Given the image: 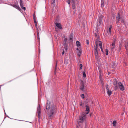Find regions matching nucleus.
I'll return each instance as SVG.
<instances>
[{"label": "nucleus", "instance_id": "f257e3e1", "mask_svg": "<svg viewBox=\"0 0 128 128\" xmlns=\"http://www.w3.org/2000/svg\"><path fill=\"white\" fill-rule=\"evenodd\" d=\"M46 106V110L45 112L48 117L49 119H52L56 112V107L53 103H52L48 100L47 101Z\"/></svg>", "mask_w": 128, "mask_h": 128}, {"label": "nucleus", "instance_id": "f03ea898", "mask_svg": "<svg viewBox=\"0 0 128 128\" xmlns=\"http://www.w3.org/2000/svg\"><path fill=\"white\" fill-rule=\"evenodd\" d=\"M116 19V23L118 27L120 26L118 24L121 23H123L124 24H125L124 18L122 14L119 12L118 13Z\"/></svg>", "mask_w": 128, "mask_h": 128}, {"label": "nucleus", "instance_id": "7ed1b4c3", "mask_svg": "<svg viewBox=\"0 0 128 128\" xmlns=\"http://www.w3.org/2000/svg\"><path fill=\"white\" fill-rule=\"evenodd\" d=\"M86 111H87L86 113H83L80 116L78 120V122L80 123H82L84 120L86 118V115L89 112L90 109L89 106L87 105L86 106Z\"/></svg>", "mask_w": 128, "mask_h": 128}, {"label": "nucleus", "instance_id": "20e7f679", "mask_svg": "<svg viewBox=\"0 0 128 128\" xmlns=\"http://www.w3.org/2000/svg\"><path fill=\"white\" fill-rule=\"evenodd\" d=\"M99 18L98 19V26H100L102 24V21L103 20V16L102 14H100L99 15Z\"/></svg>", "mask_w": 128, "mask_h": 128}, {"label": "nucleus", "instance_id": "39448f33", "mask_svg": "<svg viewBox=\"0 0 128 128\" xmlns=\"http://www.w3.org/2000/svg\"><path fill=\"white\" fill-rule=\"evenodd\" d=\"M99 50L98 48H95L94 49V52L95 56V58L98 59L99 57L98 52Z\"/></svg>", "mask_w": 128, "mask_h": 128}, {"label": "nucleus", "instance_id": "423d86ee", "mask_svg": "<svg viewBox=\"0 0 128 128\" xmlns=\"http://www.w3.org/2000/svg\"><path fill=\"white\" fill-rule=\"evenodd\" d=\"M81 85L80 87V89L82 91H85L86 89V87L84 85V82L82 81H81Z\"/></svg>", "mask_w": 128, "mask_h": 128}, {"label": "nucleus", "instance_id": "0eeeda50", "mask_svg": "<svg viewBox=\"0 0 128 128\" xmlns=\"http://www.w3.org/2000/svg\"><path fill=\"white\" fill-rule=\"evenodd\" d=\"M11 6L14 7L20 11H21L22 10L18 6V3L12 4Z\"/></svg>", "mask_w": 128, "mask_h": 128}, {"label": "nucleus", "instance_id": "6e6552de", "mask_svg": "<svg viewBox=\"0 0 128 128\" xmlns=\"http://www.w3.org/2000/svg\"><path fill=\"white\" fill-rule=\"evenodd\" d=\"M118 85L120 90L123 91L124 90V87L123 86L121 82H120L118 83Z\"/></svg>", "mask_w": 128, "mask_h": 128}, {"label": "nucleus", "instance_id": "1a4fd4ad", "mask_svg": "<svg viewBox=\"0 0 128 128\" xmlns=\"http://www.w3.org/2000/svg\"><path fill=\"white\" fill-rule=\"evenodd\" d=\"M73 34L72 33H71L69 36V42L71 44L73 42Z\"/></svg>", "mask_w": 128, "mask_h": 128}, {"label": "nucleus", "instance_id": "9d476101", "mask_svg": "<svg viewBox=\"0 0 128 128\" xmlns=\"http://www.w3.org/2000/svg\"><path fill=\"white\" fill-rule=\"evenodd\" d=\"M114 84L115 90H116L118 88V84L117 83V82L116 81L114 82Z\"/></svg>", "mask_w": 128, "mask_h": 128}, {"label": "nucleus", "instance_id": "9b49d317", "mask_svg": "<svg viewBox=\"0 0 128 128\" xmlns=\"http://www.w3.org/2000/svg\"><path fill=\"white\" fill-rule=\"evenodd\" d=\"M111 64L112 65L110 66L111 69L112 70H114L116 67L115 63L112 62Z\"/></svg>", "mask_w": 128, "mask_h": 128}, {"label": "nucleus", "instance_id": "f8f14e48", "mask_svg": "<svg viewBox=\"0 0 128 128\" xmlns=\"http://www.w3.org/2000/svg\"><path fill=\"white\" fill-rule=\"evenodd\" d=\"M55 24L56 26L59 29H62V27L61 26V25L60 23H57V22H56Z\"/></svg>", "mask_w": 128, "mask_h": 128}, {"label": "nucleus", "instance_id": "ddd939ff", "mask_svg": "<svg viewBox=\"0 0 128 128\" xmlns=\"http://www.w3.org/2000/svg\"><path fill=\"white\" fill-rule=\"evenodd\" d=\"M75 1H74L72 0V6L73 10L75 9L76 7V5L75 4Z\"/></svg>", "mask_w": 128, "mask_h": 128}, {"label": "nucleus", "instance_id": "4468645a", "mask_svg": "<svg viewBox=\"0 0 128 128\" xmlns=\"http://www.w3.org/2000/svg\"><path fill=\"white\" fill-rule=\"evenodd\" d=\"M107 92L108 96H110L112 94V92L110 90L108 89L106 90Z\"/></svg>", "mask_w": 128, "mask_h": 128}, {"label": "nucleus", "instance_id": "2eb2a0df", "mask_svg": "<svg viewBox=\"0 0 128 128\" xmlns=\"http://www.w3.org/2000/svg\"><path fill=\"white\" fill-rule=\"evenodd\" d=\"M82 51L80 50L78 51L77 52V54L78 56H80L81 54Z\"/></svg>", "mask_w": 128, "mask_h": 128}, {"label": "nucleus", "instance_id": "dca6fc26", "mask_svg": "<svg viewBox=\"0 0 128 128\" xmlns=\"http://www.w3.org/2000/svg\"><path fill=\"white\" fill-rule=\"evenodd\" d=\"M38 114H39L40 113H41V109L40 106H38Z\"/></svg>", "mask_w": 128, "mask_h": 128}, {"label": "nucleus", "instance_id": "f3484780", "mask_svg": "<svg viewBox=\"0 0 128 128\" xmlns=\"http://www.w3.org/2000/svg\"><path fill=\"white\" fill-rule=\"evenodd\" d=\"M125 47L126 50H128V42L125 43Z\"/></svg>", "mask_w": 128, "mask_h": 128}, {"label": "nucleus", "instance_id": "a211bd4d", "mask_svg": "<svg viewBox=\"0 0 128 128\" xmlns=\"http://www.w3.org/2000/svg\"><path fill=\"white\" fill-rule=\"evenodd\" d=\"M104 0H101V6L102 7H104Z\"/></svg>", "mask_w": 128, "mask_h": 128}, {"label": "nucleus", "instance_id": "6ab92c4d", "mask_svg": "<svg viewBox=\"0 0 128 128\" xmlns=\"http://www.w3.org/2000/svg\"><path fill=\"white\" fill-rule=\"evenodd\" d=\"M76 46H80V42H79V41H77L76 42Z\"/></svg>", "mask_w": 128, "mask_h": 128}, {"label": "nucleus", "instance_id": "aec40b11", "mask_svg": "<svg viewBox=\"0 0 128 128\" xmlns=\"http://www.w3.org/2000/svg\"><path fill=\"white\" fill-rule=\"evenodd\" d=\"M79 103L80 106H82V107H83L84 106V103H83L82 101L80 102Z\"/></svg>", "mask_w": 128, "mask_h": 128}, {"label": "nucleus", "instance_id": "412c9836", "mask_svg": "<svg viewBox=\"0 0 128 128\" xmlns=\"http://www.w3.org/2000/svg\"><path fill=\"white\" fill-rule=\"evenodd\" d=\"M57 62H56V66L55 67V70H54V74H55L56 73V70H57Z\"/></svg>", "mask_w": 128, "mask_h": 128}, {"label": "nucleus", "instance_id": "4be33fe9", "mask_svg": "<svg viewBox=\"0 0 128 128\" xmlns=\"http://www.w3.org/2000/svg\"><path fill=\"white\" fill-rule=\"evenodd\" d=\"M95 48H98V42L97 41H96L95 43Z\"/></svg>", "mask_w": 128, "mask_h": 128}, {"label": "nucleus", "instance_id": "5701e85b", "mask_svg": "<svg viewBox=\"0 0 128 128\" xmlns=\"http://www.w3.org/2000/svg\"><path fill=\"white\" fill-rule=\"evenodd\" d=\"M64 49L66 50H67L68 49V44H65V45H63Z\"/></svg>", "mask_w": 128, "mask_h": 128}, {"label": "nucleus", "instance_id": "b1692460", "mask_svg": "<svg viewBox=\"0 0 128 128\" xmlns=\"http://www.w3.org/2000/svg\"><path fill=\"white\" fill-rule=\"evenodd\" d=\"M20 5L21 7H22L23 6H24V3L22 2V0H20Z\"/></svg>", "mask_w": 128, "mask_h": 128}, {"label": "nucleus", "instance_id": "393cba45", "mask_svg": "<svg viewBox=\"0 0 128 128\" xmlns=\"http://www.w3.org/2000/svg\"><path fill=\"white\" fill-rule=\"evenodd\" d=\"M37 36H38V39L39 40L40 39V38L39 36V32H38V29H37Z\"/></svg>", "mask_w": 128, "mask_h": 128}, {"label": "nucleus", "instance_id": "a878e982", "mask_svg": "<svg viewBox=\"0 0 128 128\" xmlns=\"http://www.w3.org/2000/svg\"><path fill=\"white\" fill-rule=\"evenodd\" d=\"M107 32L109 36H110L111 35V30H108L107 31Z\"/></svg>", "mask_w": 128, "mask_h": 128}, {"label": "nucleus", "instance_id": "bb28decb", "mask_svg": "<svg viewBox=\"0 0 128 128\" xmlns=\"http://www.w3.org/2000/svg\"><path fill=\"white\" fill-rule=\"evenodd\" d=\"M116 121H114L113 122L112 124L114 126H116Z\"/></svg>", "mask_w": 128, "mask_h": 128}, {"label": "nucleus", "instance_id": "cd10ccee", "mask_svg": "<svg viewBox=\"0 0 128 128\" xmlns=\"http://www.w3.org/2000/svg\"><path fill=\"white\" fill-rule=\"evenodd\" d=\"M122 46V45L121 43L120 44L119 47L118 48V50L119 51H120L121 49V48Z\"/></svg>", "mask_w": 128, "mask_h": 128}, {"label": "nucleus", "instance_id": "c85d7f7f", "mask_svg": "<svg viewBox=\"0 0 128 128\" xmlns=\"http://www.w3.org/2000/svg\"><path fill=\"white\" fill-rule=\"evenodd\" d=\"M99 44L100 46V48H102V44L101 42L99 41Z\"/></svg>", "mask_w": 128, "mask_h": 128}, {"label": "nucleus", "instance_id": "c756f323", "mask_svg": "<svg viewBox=\"0 0 128 128\" xmlns=\"http://www.w3.org/2000/svg\"><path fill=\"white\" fill-rule=\"evenodd\" d=\"M112 28V26L110 25V26L108 30H111Z\"/></svg>", "mask_w": 128, "mask_h": 128}, {"label": "nucleus", "instance_id": "7c9ffc66", "mask_svg": "<svg viewBox=\"0 0 128 128\" xmlns=\"http://www.w3.org/2000/svg\"><path fill=\"white\" fill-rule=\"evenodd\" d=\"M83 75L84 77L85 78L86 77V76L85 72H83Z\"/></svg>", "mask_w": 128, "mask_h": 128}, {"label": "nucleus", "instance_id": "2f4dec72", "mask_svg": "<svg viewBox=\"0 0 128 128\" xmlns=\"http://www.w3.org/2000/svg\"><path fill=\"white\" fill-rule=\"evenodd\" d=\"M66 1L69 4H70V0H66Z\"/></svg>", "mask_w": 128, "mask_h": 128}, {"label": "nucleus", "instance_id": "473e14b6", "mask_svg": "<svg viewBox=\"0 0 128 128\" xmlns=\"http://www.w3.org/2000/svg\"><path fill=\"white\" fill-rule=\"evenodd\" d=\"M80 70H81L82 67V64H80Z\"/></svg>", "mask_w": 128, "mask_h": 128}, {"label": "nucleus", "instance_id": "72a5a7b5", "mask_svg": "<svg viewBox=\"0 0 128 128\" xmlns=\"http://www.w3.org/2000/svg\"><path fill=\"white\" fill-rule=\"evenodd\" d=\"M23 6H22V7L21 8L22 9L24 10L25 11L26 10V8L25 7H24Z\"/></svg>", "mask_w": 128, "mask_h": 128}, {"label": "nucleus", "instance_id": "f704fd0d", "mask_svg": "<svg viewBox=\"0 0 128 128\" xmlns=\"http://www.w3.org/2000/svg\"><path fill=\"white\" fill-rule=\"evenodd\" d=\"M64 42H67V39L66 38H64Z\"/></svg>", "mask_w": 128, "mask_h": 128}, {"label": "nucleus", "instance_id": "c9c22d12", "mask_svg": "<svg viewBox=\"0 0 128 128\" xmlns=\"http://www.w3.org/2000/svg\"><path fill=\"white\" fill-rule=\"evenodd\" d=\"M81 96L82 97V98H84V94H82Z\"/></svg>", "mask_w": 128, "mask_h": 128}, {"label": "nucleus", "instance_id": "e433bc0d", "mask_svg": "<svg viewBox=\"0 0 128 128\" xmlns=\"http://www.w3.org/2000/svg\"><path fill=\"white\" fill-rule=\"evenodd\" d=\"M115 43L114 42L112 43V46H115Z\"/></svg>", "mask_w": 128, "mask_h": 128}, {"label": "nucleus", "instance_id": "4c0bfd02", "mask_svg": "<svg viewBox=\"0 0 128 128\" xmlns=\"http://www.w3.org/2000/svg\"><path fill=\"white\" fill-rule=\"evenodd\" d=\"M86 43L87 44H89V41L88 40H86Z\"/></svg>", "mask_w": 128, "mask_h": 128}, {"label": "nucleus", "instance_id": "58836bf2", "mask_svg": "<svg viewBox=\"0 0 128 128\" xmlns=\"http://www.w3.org/2000/svg\"><path fill=\"white\" fill-rule=\"evenodd\" d=\"M115 46H112L111 48V50L112 51H113L114 50V48Z\"/></svg>", "mask_w": 128, "mask_h": 128}, {"label": "nucleus", "instance_id": "ea45409f", "mask_svg": "<svg viewBox=\"0 0 128 128\" xmlns=\"http://www.w3.org/2000/svg\"><path fill=\"white\" fill-rule=\"evenodd\" d=\"M106 54L107 55H108V50H106Z\"/></svg>", "mask_w": 128, "mask_h": 128}, {"label": "nucleus", "instance_id": "a19ab883", "mask_svg": "<svg viewBox=\"0 0 128 128\" xmlns=\"http://www.w3.org/2000/svg\"><path fill=\"white\" fill-rule=\"evenodd\" d=\"M40 114L41 113H40V114L38 115V118H40Z\"/></svg>", "mask_w": 128, "mask_h": 128}, {"label": "nucleus", "instance_id": "79ce46f5", "mask_svg": "<svg viewBox=\"0 0 128 128\" xmlns=\"http://www.w3.org/2000/svg\"><path fill=\"white\" fill-rule=\"evenodd\" d=\"M52 3L53 4L55 2V0H52Z\"/></svg>", "mask_w": 128, "mask_h": 128}, {"label": "nucleus", "instance_id": "37998d69", "mask_svg": "<svg viewBox=\"0 0 128 128\" xmlns=\"http://www.w3.org/2000/svg\"><path fill=\"white\" fill-rule=\"evenodd\" d=\"M35 25L36 27L37 28V23L35 24Z\"/></svg>", "mask_w": 128, "mask_h": 128}, {"label": "nucleus", "instance_id": "c03bdc74", "mask_svg": "<svg viewBox=\"0 0 128 128\" xmlns=\"http://www.w3.org/2000/svg\"><path fill=\"white\" fill-rule=\"evenodd\" d=\"M64 42V44L63 45H65V44H68L67 43V42Z\"/></svg>", "mask_w": 128, "mask_h": 128}, {"label": "nucleus", "instance_id": "a18cd8bd", "mask_svg": "<svg viewBox=\"0 0 128 128\" xmlns=\"http://www.w3.org/2000/svg\"><path fill=\"white\" fill-rule=\"evenodd\" d=\"M76 50H78V51L79 50H80V49L79 48H76Z\"/></svg>", "mask_w": 128, "mask_h": 128}, {"label": "nucleus", "instance_id": "49530a36", "mask_svg": "<svg viewBox=\"0 0 128 128\" xmlns=\"http://www.w3.org/2000/svg\"><path fill=\"white\" fill-rule=\"evenodd\" d=\"M34 20V24H36V23H37V22L36 21V20Z\"/></svg>", "mask_w": 128, "mask_h": 128}, {"label": "nucleus", "instance_id": "de8ad7c7", "mask_svg": "<svg viewBox=\"0 0 128 128\" xmlns=\"http://www.w3.org/2000/svg\"><path fill=\"white\" fill-rule=\"evenodd\" d=\"M64 50H63V52H62V55L64 54Z\"/></svg>", "mask_w": 128, "mask_h": 128}, {"label": "nucleus", "instance_id": "09e8293b", "mask_svg": "<svg viewBox=\"0 0 128 128\" xmlns=\"http://www.w3.org/2000/svg\"><path fill=\"white\" fill-rule=\"evenodd\" d=\"M101 49V51H102V52H103V49H102V48H100Z\"/></svg>", "mask_w": 128, "mask_h": 128}, {"label": "nucleus", "instance_id": "8fccbe9b", "mask_svg": "<svg viewBox=\"0 0 128 128\" xmlns=\"http://www.w3.org/2000/svg\"><path fill=\"white\" fill-rule=\"evenodd\" d=\"M33 17H36V16L35 14H34L33 15Z\"/></svg>", "mask_w": 128, "mask_h": 128}, {"label": "nucleus", "instance_id": "3c124183", "mask_svg": "<svg viewBox=\"0 0 128 128\" xmlns=\"http://www.w3.org/2000/svg\"><path fill=\"white\" fill-rule=\"evenodd\" d=\"M33 19L34 20H36L35 17H33Z\"/></svg>", "mask_w": 128, "mask_h": 128}, {"label": "nucleus", "instance_id": "603ef678", "mask_svg": "<svg viewBox=\"0 0 128 128\" xmlns=\"http://www.w3.org/2000/svg\"><path fill=\"white\" fill-rule=\"evenodd\" d=\"M108 85H106V89H108Z\"/></svg>", "mask_w": 128, "mask_h": 128}, {"label": "nucleus", "instance_id": "864d4df0", "mask_svg": "<svg viewBox=\"0 0 128 128\" xmlns=\"http://www.w3.org/2000/svg\"><path fill=\"white\" fill-rule=\"evenodd\" d=\"M94 35L95 36H97L96 34V33Z\"/></svg>", "mask_w": 128, "mask_h": 128}, {"label": "nucleus", "instance_id": "5fc2aeb1", "mask_svg": "<svg viewBox=\"0 0 128 128\" xmlns=\"http://www.w3.org/2000/svg\"><path fill=\"white\" fill-rule=\"evenodd\" d=\"M86 122H85V127H86Z\"/></svg>", "mask_w": 128, "mask_h": 128}, {"label": "nucleus", "instance_id": "6e6d98bb", "mask_svg": "<svg viewBox=\"0 0 128 128\" xmlns=\"http://www.w3.org/2000/svg\"><path fill=\"white\" fill-rule=\"evenodd\" d=\"M115 41H116V40H115V39H114V42H115Z\"/></svg>", "mask_w": 128, "mask_h": 128}]
</instances>
